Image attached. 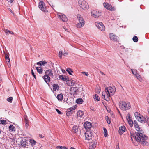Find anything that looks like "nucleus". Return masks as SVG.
Returning a JSON list of instances; mask_svg holds the SVG:
<instances>
[{"label": "nucleus", "mask_w": 149, "mask_h": 149, "mask_svg": "<svg viewBox=\"0 0 149 149\" xmlns=\"http://www.w3.org/2000/svg\"><path fill=\"white\" fill-rule=\"evenodd\" d=\"M66 70L70 75H72L71 73L73 72L72 70L70 68H68Z\"/></svg>", "instance_id": "nucleus-37"}, {"label": "nucleus", "mask_w": 149, "mask_h": 149, "mask_svg": "<svg viewBox=\"0 0 149 149\" xmlns=\"http://www.w3.org/2000/svg\"><path fill=\"white\" fill-rule=\"evenodd\" d=\"M119 107L122 110H126L130 108V104L128 102L121 101L119 102Z\"/></svg>", "instance_id": "nucleus-3"}, {"label": "nucleus", "mask_w": 149, "mask_h": 149, "mask_svg": "<svg viewBox=\"0 0 149 149\" xmlns=\"http://www.w3.org/2000/svg\"><path fill=\"white\" fill-rule=\"evenodd\" d=\"M134 115L136 118L137 120L139 119V116H141V115H140L139 113L137 112H136L135 113Z\"/></svg>", "instance_id": "nucleus-32"}, {"label": "nucleus", "mask_w": 149, "mask_h": 149, "mask_svg": "<svg viewBox=\"0 0 149 149\" xmlns=\"http://www.w3.org/2000/svg\"><path fill=\"white\" fill-rule=\"evenodd\" d=\"M39 8L42 11L46 12V9L44 3L42 1H40L39 5Z\"/></svg>", "instance_id": "nucleus-9"}, {"label": "nucleus", "mask_w": 149, "mask_h": 149, "mask_svg": "<svg viewBox=\"0 0 149 149\" xmlns=\"http://www.w3.org/2000/svg\"><path fill=\"white\" fill-rule=\"evenodd\" d=\"M109 37L111 39L114 41H117L118 37L115 35H113V33H110L109 34Z\"/></svg>", "instance_id": "nucleus-14"}, {"label": "nucleus", "mask_w": 149, "mask_h": 149, "mask_svg": "<svg viewBox=\"0 0 149 149\" xmlns=\"http://www.w3.org/2000/svg\"><path fill=\"white\" fill-rule=\"evenodd\" d=\"M49 5L51 6V7L54 9L53 8L55 6L54 4L51 1L49 3H48Z\"/></svg>", "instance_id": "nucleus-45"}, {"label": "nucleus", "mask_w": 149, "mask_h": 149, "mask_svg": "<svg viewBox=\"0 0 149 149\" xmlns=\"http://www.w3.org/2000/svg\"><path fill=\"white\" fill-rule=\"evenodd\" d=\"M68 53L66 52H64L63 54V55L64 56H66Z\"/></svg>", "instance_id": "nucleus-56"}, {"label": "nucleus", "mask_w": 149, "mask_h": 149, "mask_svg": "<svg viewBox=\"0 0 149 149\" xmlns=\"http://www.w3.org/2000/svg\"><path fill=\"white\" fill-rule=\"evenodd\" d=\"M43 79L45 82L47 84H48L50 82V77L49 76H48L47 75H45L43 76Z\"/></svg>", "instance_id": "nucleus-16"}, {"label": "nucleus", "mask_w": 149, "mask_h": 149, "mask_svg": "<svg viewBox=\"0 0 149 149\" xmlns=\"http://www.w3.org/2000/svg\"><path fill=\"white\" fill-rule=\"evenodd\" d=\"M103 5L104 6L107 10L111 11H114V8L112 7L111 5L107 3H104Z\"/></svg>", "instance_id": "nucleus-8"}, {"label": "nucleus", "mask_w": 149, "mask_h": 149, "mask_svg": "<svg viewBox=\"0 0 149 149\" xmlns=\"http://www.w3.org/2000/svg\"><path fill=\"white\" fill-rule=\"evenodd\" d=\"M94 99L97 101L100 100V98L98 96L97 94H95L93 96Z\"/></svg>", "instance_id": "nucleus-35"}, {"label": "nucleus", "mask_w": 149, "mask_h": 149, "mask_svg": "<svg viewBox=\"0 0 149 149\" xmlns=\"http://www.w3.org/2000/svg\"><path fill=\"white\" fill-rule=\"evenodd\" d=\"M45 75H47L49 77H53V74L52 70L51 69L47 70L45 72Z\"/></svg>", "instance_id": "nucleus-12"}, {"label": "nucleus", "mask_w": 149, "mask_h": 149, "mask_svg": "<svg viewBox=\"0 0 149 149\" xmlns=\"http://www.w3.org/2000/svg\"><path fill=\"white\" fill-rule=\"evenodd\" d=\"M84 114V113L82 111L79 110L78 111L77 113V115L78 116L82 117Z\"/></svg>", "instance_id": "nucleus-27"}, {"label": "nucleus", "mask_w": 149, "mask_h": 149, "mask_svg": "<svg viewBox=\"0 0 149 149\" xmlns=\"http://www.w3.org/2000/svg\"><path fill=\"white\" fill-rule=\"evenodd\" d=\"M75 84V81H74L73 80H72L71 81V85L72 86L74 85Z\"/></svg>", "instance_id": "nucleus-55"}, {"label": "nucleus", "mask_w": 149, "mask_h": 149, "mask_svg": "<svg viewBox=\"0 0 149 149\" xmlns=\"http://www.w3.org/2000/svg\"><path fill=\"white\" fill-rule=\"evenodd\" d=\"M91 13L92 16L95 18H97L101 15L100 13L99 12L95 10H93Z\"/></svg>", "instance_id": "nucleus-10"}, {"label": "nucleus", "mask_w": 149, "mask_h": 149, "mask_svg": "<svg viewBox=\"0 0 149 149\" xmlns=\"http://www.w3.org/2000/svg\"><path fill=\"white\" fill-rule=\"evenodd\" d=\"M140 76L139 75H136V77L138 79H139V78H140Z\"/></svg>", "instance_id": "nucleus-61"}, {"label": "nucleus", "mask_w": 149, "mask_h": 149, "mask_svg": "<svg viewBox=\"0 0 149 149\" xmlns=\"http://www.w3.org/2000/svg\"><path fill=\"white\" fill-rule=\"evenodd\" d=\"M134 127L137 131L140 132H135L134 134L133 133H132L131 132V138L132 141H133V139H135L141 144L147 146L148 145V143L146 141V140L147 139V136L142 133V130L140 128L138 124Z\"/></svg>", "instance_id": "nucleus-1"}, {"label": "nucleus", "mask_w": 149, "mask_h": 149, "mask_svg": "<svg viewBox=\"0 0 149 149\" xmlns=\"http://www.w3.org/2000/svg\"><path fill=\"white\" fill-rule=\"evenodd\" d=\"M29 142L31 143V145L32 146L35 145L36 143V142L35 140L32 139L30 140L29 141Z\"/></svg>", "instance_id": "nucleus-36"}, {"label": "nucleus", "mask_w": 149, "mask_h": 149, "mask_svg": "<svg viewBox=\"0 0 149 149\" xmlns=\"http://www.w3.org/2000/svg\"><path fill=\"white\" fill-rule=\"evenodd\" d=\"M96 142H94L93 144L92 143L90 144L89 149H94L96 147Z\"/></svg>", "instance_id": "nucleus-22"}, {"label": "nucleus", "mask_w": 149, "mask_h": 149, "mask_svg": "<svg viewBox=\"0 0 149 149\" xmlns=\"http://www.w3.org/2000/svg\"><path fill=\"white\" fill-rule=\"evenodd\" d=\"M105 119L106 120V121H108L109 120V117L107 116L105 117Z\"/></svg>", "instance_id": "nucleus-59"}, {"label": "nucleus", "mask_w": 149, "mask_h": 149, "mask_svg": "<svg viewBox=\"0 0 149 149\" xmlns=\"http://www.w3.org/2000/svg\"><path fill=\"white\" fill-rule=\"evenodd\" d=\"M95 25L100 31H104L105 30V26L102 22H95Z\"/></svg>", "instance_id": "nucleus-7"}, {"label": "nucleus", "mask_w": 149, "mask_h": 149, "mask_svg": "<svg viewBox=\"0 0 149 149\" xmlns=\"http://www.w3.org/2000/svg\"><path fill=\"white\" fill-rule=\"evenodd\" d=\"M58 15L61 20H62L63 22H66L68 19L66 16L64 14H62L61 13H58Z\"/></svg>", "instance_id": "nucleus-11"}, {"label": "nucleus", "mask_w": 149, "mask_h": 149, "mask_svg": "<svg viewBox=\"0 0 149 149\" xmlns=\"http://www.w3.org/2000/svg\"><path fill=\"white\" fill-rule=\"evenodd\" d=\"M79 89H77V87H73L71 89V94H77L78 92L79 91Z\"/></svg>", "instance_id": "nucleus-15"}, {"label": "nucleus", "mask_w": 149, "mask_h": 149, "mask_svg": "<svg viewBox=\"0 0 149 149\" xmlns=\"http://www.w3.org/2000/svg\"><path fill=\"white\" fill-rule=\"evenodd\" d=\"M147 102L149 104V94H148L147 97Z\"/></svg>", "instance_id": "nucleus-57"}, {"label": "nucleus", "mask_w": 149, "mask_h": 149, "mask_svg": "<svg viewBox=\"0 0 149 149\" xmlns=\"http://www.w3.org/2000/svg\"><path fill=\"white\" fill-rule=\"evenodd\" d=\"M75 109V107L74 106L67 109V110L68 111H69V112L70 111L72 113V112Z\"/></svg>", "instance_id": "nucleus-33"}, {"label": "nucleus", "mask_w": 149, "mask_h": 149, "mask_svg": "<svg viewBox=\"0 0 149 149\" xmlns=\"http://www.w3.org/2000/svg\"><path fill=\"white\" fill-rule=\"evenodd\" d=\"M126 129L124 126H121L119 128V133L120 135L122 134L125 131Z\"/></svg>", "instance_id": "nucleus-18"}, {"label": "nucleus", "mask_w": 149, "mask_h": 149, "mask_svg": "<svg viewBox=\"0 0 149 149\" xmlns=\"http://www.w3.org/2000/svg\"><path fill=\"white\" fill-rule=\"evenodd\" d=\"M9 130H11V131H15V128L14 126H13V125H11L9 127Z\"/></svg>", "instance_id": "nucleus-30"}, {"label": "nucleus", "mask_w": 149, "mask_h": 149, "mask_svg": "<svg viewBox=\"0 0 149 149\" xmlns=\"http://www.w3.org/2000/svg\"><path fill=\"white\" fill-rule=\"evenodd\" d=\"M115 92V87L114 86L106 88L105 91L102 93V98L107 101L109 100V97L110 95H113Z\"/></svg>", "instance_id": "nucleus-2"}, {"label": "nucleus", "mask_w": 149, "mask_h": 149, "mask_svg": "<svg viewBox=\"0 0 149 149\" xmlns=\"http://www.w3.org/2000/svg\"><path fill=\"white\" fill-rule=\"evenodd\" d=\"M13 97H10L6 99V100L10 103H12L13 100Z\"/></svg>", "instance_id": "nucleus-40"}, {"label": "nucleus", "mask_w": 149, "mask_h": 149, "mask_svg": "<svg viewBox=\"0 0 149 149\" xmlns=\"http://www.w3.org/2000/svg\"><path fill=\"white\" fill-rule=\"evenodd\" d=\"M70 149H76L74 147H71L70 148Z\"/></svg>", "instance_id": "nucleus-64"}, {"label": "nucleus", "mask_w": 149, "mask_h": 149, "mask_svg": "<svg viewBox=\"0 0 149 149\" xmlns=\"http://www.w3.org/2000/svg\"><path fill=\"white\" fill-rule=\"evenodd\" d=\"M104 135L105 137H106L107 136V132L105 128H104Z\"/></svg>", "instance_id": "nucleus-38"}, {"label": "nucleus", "mask_w": 149, "mask_h": 149, "mask_svg": "<svg viewBox=\"0 0 149 149\" xmlns=\"http://www.w3.org/2000/svg\"><path fill=\"white\" fill-rule=\"evenodd\" d=\"M133 40L134 42H137L138 41V38L136 36H134L133 38Z\"/></svg>", "instance_id": "nucleus-42"}, {"label": "nucleus", "mask_w": 149, "mask_h": 149, "mask_svg": "<svg viewBox=\"0 0 149 149\" xmlns=\"http://www.w3.org/2000/svg\"><path fill=\"white\" fill-rule=\"evenodd\" d=\"M108 120V121H107V123H108V124H110V123H111V121H110V120Z\"/></svg>", "instance_id": "nucleus-62"}, {"label": "nucleus", "mask_w": 149, "mask_h": 149, "mask_svg": "<svg viewBox=\"0 0 149 149\" xmlns=\"http://www.w3.org/2000/svg\"><path fill=\"white\" fill-rule=\"evenodd\" d=\"M77 17L79 22L76 24V26L79 28H81L84 25L85 21L80 14H77Z\"/></svg>", "instance_id": "nucleus-4"}, {"label": "nucleus", "mask_w": 149, "mask_h": 149, "mask_svg": "<svg viewBox=\"0 0 149 149\" xmlns=\"http://www.w3.org/2000/svg\"><path fill=\"white\" fill-rule=\"evenodd\" d=\"M92 133L89 131H87L85 133V140H88L90 142H91L92 139Z\"/></svg>", "instance_id": "nucleus-6"}, {"label": "nucleus", "mask_w": 149, "mask_h": 149, "mask_svg": "<svg viewBox=\"0 0 149 149\" xmlns=\"http://www.w3.org/2000/svg\"><path fill=\"white\" fill-rule=\"evenodd\" d=\"M131 118L130 116V114L128 113L127 114V120H128V119H131Z\"/></svg>", "instance_id": "nucleus-53"}, {"label": "nucleus", "mask_w": 149, "mask_h": 149, "mask_svg": "<svg viewBox=\"0 0 149 149\" xmlns=\"http://www.w3.org/2000/svg\"><path fill=\"white\" fill-rule=\"evenodd\" d=\"M24 118L25 123V126L26 127H27L29 125V121L28 120L27 116L26 115L24 116Z\"/></svg>", "instance_id": "nucleus-19"}, {"label": "nucleus", "mask_w": 149, "mask_h": 149, "mask_svg": "<svg viewBox=\"0 0 149 149\" xmlns=\"http://www.w3.org/2000/svg\"><path fill=\"white\" fill-rule=\"evenodd\" d=\"M63 52L62 51H59V56L60 58H62V55H63Z\"/></svg>", "instance_id": "nucleus-44"}, {"label": "nucleus", "mask_w": 149, "mask_h": 149, "mask_svg": "<svg viewBox=\"0 0 149 149\" xmlns=\"http://www.w3.org/2000/svg\"><path fill=\"white\" fill-rule=\"evenodd\" d=\"M84 126L85 128L88 130L90 129L92 127L91 123L88 121H86L84 123Z\"/></svg>", "instance_id": "nucleus-13"}, {"label": "nucleus", "mask_w": 149, "mask_h": 149, "mask_svg": "<svg viewBox=\"0 0 149 149\" xmlns=\"http://www.w3.org/2000/svg\"><path fill=\"white\" fill-rule=\"evenodd\" d=\"M53 90L54 91H56V89H59V86L57 84H54L53 85Z\"/></svg>", "instance_id": "nucleus-28"}, {"label": "nucleus", "mask_w": 149, "mask_h": 149, "mask_svg": "<svg viewBox=\"0 0 149 149\" xmlns=\"http://www.w3.org/2000/svg\"><path fill=\"white\" fill-rule=\"evenodd\" d=\"M59 78L63 81H68V79L65 77H64L63 75H60L59 76Z\"/></svg>", "instance_id": "nucleus-29"}, {"label": "nucleus", "mask_w": 149, "mask_h": 149, "mask_svg": "<svg viewBox=\"0 0 149 149\" xmlns=\"http://www.w3.org/2000/svg\"><path fill=\"white\" fill-rule=\"evenodd\" d=\"M8 10L9 11H10L13 14V15L14 16L15 15H14V13L10 9V8H8Z\"/></svg>", "instance_id": "nucleus-54"}, {"label": "nucleus", "mask_w": 149, "mask_h": 149, "mask_svg": "<svg viewBox=\"0 0 149 149\" xmlns=\"http://www.w3.org/2000/svg\"><path fill=\"white\" fill-rule=\"evenodd\" d=\"M81 73L82 74H85L87 76H88L89 75L88 73L87 72H83Z\"/></svg>", "instance_id": "nucleus-49"}, {"label": "nucleus", "mask_w": 149, "mask_h": 149, "mask_svg": "<svg viewBox=\"0 0 149 149\" xmlns=\"http://www.w3.org/2000/svg\"><path fill=\"white\" fill-rule=\"evenodd\" d=\"M78 127L77 126H74L73 127L72 131L74 133H76L78 131Z\"/></svg>", "instance_id": "nucleus-21"}, {"label": "nucleus", "mask_w": 149, "mask_h": 149, "mask_svg": "<svg viewBox=\"0 0 149 149\" xmlns=\"http://www.w3.org/2000/svg\"><path fill=\"white\" fill-rule=\"evenodd\" d=\"M72 113L71 112H70V111L69 112V111H68V110H67V111H66V114L67 116H70V115L72 114Z\"/></svg>", "instance_id": "nucleus-43"}, {"label": "nucleus", "mask_w": 149, "mask_h": 149, "mask_svg": "<svg viewBox=\"0 0 149 149\" xmlns=\"http://www.w3.org/2000/svg\"><path fill=\"white\" fill-rule=\"evenodd\" d=\"M83 102V100L81 98H78L76 100V102L79 104H81Z\"/></svg>", "instance_id": "nucleus-26"}, {"label": "nucleus", "mask_w": 149, "mask_h": 149, "mask_svg": "<svg viewBox=\"0 0 149 149\" xmlns=\"http://www.w3.org/2000/svg\"><path fill=\"white\" fill-rule=\"evenodd\" d=\"M5 59H6V62H8V63H9V65H8V66H9V65L10 66V60L9 58H6Z\"/></svg>", "instance_id": "nucleus-47"}, {"label": "nucleus", "mask_w": 149, "mask_h": 149, "mask_svg": "<svg viewBox=\"0 0 149 149\" xmlns=\"http://www.w3.org/2000/svg\"><path fill=\"white\" fill-rule=\"evenodd\" d=\"M141 120L142 122V123H145L146 122L148 125H149V118L147 116H146L145 117L144 120Z\"/></svg>", "instance_id": "nucleus-20"}, {"label": "nucleus", "mask_w": 149, "mask_h": 149, "mask_svg": "<svg viewBox=\"0 0 149 149\" xmlns=\"http://www.w3.org/2000/svg\"><path fill=\"white\" fill-rule=\"evenodd\" d=\"M47 63V62L45 61H41L36 63V64L38 65H40L41 66L42 65H44L45 64Z\"/></svg>", "instance_id": "nucleus-23"}, {"label": "nucleus", "mask_w": 149, "mask_h": 149, "mask_svg": "<svg viewBox=\"0 0 149 149\" xmlns=\"http://www.w3.org/2000/svg\"><path fill=\"white\" fill-rule=\"evenodd\" d=\"M4 31L6 33H9L12 34H14L13 32L7 29H5Z\"/></svg>", "instance_id": "nucleus-39"}, {"label": "nucleus", "mask_w": 149, "mask_h": 149, "mask_svg": "<svg viewBox=\"0 0 149 149\" xmlns=\"http://www.w3.org/2000/svg\"><path fill=\"white\" fill-rule=\"evenodd\" d=\"M127 120L128 122V123L130 125V126L131 127H132L133 126V121L131 120V119H128V120Z\"/></svg>", "instance_id": "nucleus-31"}, {"label": "nucleus", "mask_w": 149, "mask_h": 149, "mask_svg": "<svg viewBox=\"0 0 149 149\" xmlns=\"http://www.w3.org/2000/svg\"><path fill=\"white\" fill-rule=\"evenodd\" d=\"M5 59L9 58V56H8V55L7 54L5 55Z\"/></svg>", "instance_id": "nucleus-58"}, {"label": "nucleus", "mask_w": 149, "mask_h": 149, "mask_svg": "<svg viewBox=\"0 0 149 149\" xmlns=\"http://www.w3.org/2000/svg\"><path fill=\"white\" fill-rule=\"evenodd\" d=\"M133 124H134V127H135V126H136L137 125H138L137 122V121H136V120L134 121L133 123Z\"/></svg>", "instance_id": "nucleus-51"}, {"label": "nucleus", "mask_w": 149, "mask_h": 149, "mask_svg": "<svg viewBox=\"0 0 149 149\" xmlns=\"http://www.w3.org/2000/svg\"><path fill=\"white\" fill-rule=\"evenodd\" d=\"M132 73L135 75H136L137 72L135 70H132Z\"/></svg>", "instance_id": "nucleus-50"}, {"label": "nucleus", "mask_w": 149, "mask_h": 149, "mask_svg": "<svg viewBox=\"0 0 149 149\" xmlns=\"http://www.w3.org/2000/svg\"><path fill=\"white\" fill-rule=\"evenodd\" d=\"M26 139H22L20 142L21 146L24 147H26L27 145V144L28 143Z\"/></svg>", "instance_id": "nucleus-17"}, {"label": "nucleus", "mask_w": 149, "mask_h": 149, "mask_svg": "<svg viewBox=\"0 0 149 149\" xmlns=\"http://www.w3.org/2000/svg\"><path fill=\"white\" fill-rule=\"evenodd\" d=\"M6 121L4 120H0V124H4L6 123Z\"/></svg>", "instance_id": "nucleus-46"}, {"label": "nucleus", "mask_w": 149, "mask_h": 149, "mask_svg": "<svg viewBox=\"0 0 149 149\" xmlns=\"http://www.w3.org/2000/svg\"><path fill=\"white\" fill-rule=\"evenodd\" d=\"M39 137L41 138H42L44 137L43 136H42V135L40 134H39Z\"/></svg>", "instance_id": "nucleus-60"}, {"label": "nucleus", "mask_w": 149, "mask_h": 149, "mask_svg": "<svg viewBox=\"0 0 149 149\" xmlns=\"http://www.w3.org/2000/svg\"><path fill=\"white\" fill-rule=\"evenodd\" d=\"M56 110L58 114H62V113H61V112L58 109H56Z\"/></svg>", "instance_id": "nucleus-52"}, {"label": "nucleus", "mask_w": 149, "mask_h": 149, "mask_svg": "<svg viewBox=\"0 0 149 149\" xmlns=\"http://www.w3.org/2000/svg\"><path fill=\"white\" fill-rule=\"evenodd\" d=\"M56 97L59 100L62 101L63 98V94L62 93H61L58 95Z\"/></svg>", "instance_id": "nucleus-24"}, {"label": "nucleus", "mask_w": 149, "mask_h": 149, "mask_svg": "<svg viewBox=\"0 0 149 149\" xmlns=\"http://www.w3.org/2000/svg\"><path fill=\"white\" fill-rule=\"evenodd\" d=\"M13 0H10V1H9V2H10V3H12L13 2Z\"/></svg>", "instance_id": "nucleus-63"}, {"label": "nucleus", "mask_w": 149, "mask_h": 149, "mask_svg": "<svg viewBox=\"0 0 149 149\" xmlns=\"http://www.w3.org/2000/svg\"><path fill=\"white\" fill-rule=\"evenodd\" d=\"M36 68L37 71V72L39 74H42V68L40 67H36Z\"/></svg>", "instance_id": "nucleus-25"}, {"label": "nucleus", "mask_w": 149, "mask_h": 149, "mask_svg": "<svg viewBox=\"0 0 149 149\" xmlns=\"http://www.w3.org/2000/svg\"><path fill=\"white\" fill-rule=\"evenodd\" d=\"M31 74L34 77L35 79H36V76L35 75L34 72L32 69L31 70Z\"/></svg>", "instance_id": "nucleus-48"}, {"label": "nucleus", "mask_w": 149, "mask_h": 149, "mask_svg": "<svg viewBox=\"0 0 149 149\" xmlns=\"http://www.w3.org/2000/svg\"><path fill=\"white\" fill-rule=\"evenodd\" d=\"M78 3L81 8L85 10H87L89 8L88 3L84 0H79Z\"/></svg>", "instance_id": "nucleus-5"}, {"label": "nucleus", "mask_w": 149, "mask_h": 149, "mask_svg": "<svg viewBox=\"0 0 149 149\" xmlns=\"http://www.w3.org/2000/svg\"><path fill=\"white\" fill-rule=\"evenodd\" d=\"M56 148L57 149H68L65 146H57L56 147Z\"/></svg>", "instance_id": "nucleus-34"}, {"label": "nucleus", "mask_w": 149, "mask_h": 149, "mask_svg": "<svg viewBox=\"0 0 149 149\" xmlns=\"http://www.w3.org/2000/svg\"><path fill=\"white\" fill-rule=\"evenodd\" d=\"M145 120V117L144 118L143 116H139V119L138 120V121L142 123V122L141 121V120Z\"/></svg>", "instance_id": "nucleus-41"}]
</instances>
